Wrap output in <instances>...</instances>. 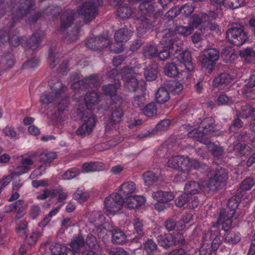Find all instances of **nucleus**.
<instances>
[{
	"instance_id": "nucleus-58",
	"label": "nucleus",
	"mask_w": 255,
	"mask_h": 255,
	"mask_svg": "<svg viewBox=\"0 0 255 255\" xmlns=\"http://www.w3.org/2000/svg\"><path fill=\"white\" fill-rule=\"evenodd\" d=\"M80 173V169L77 167H72L65 171L62 174L61 177L63 180H69L77 177Z\"/></svg>"
},
{
	"instance_id": "nucleus-40",
	"label": "nucleus",
	"mask_w": 255,
	"mask_h": 255,
	"mask_svg": "<svg viewBox=\"0 0 255 255\" xmlns=\"http://www.w3.org/2000/svg\"><path fill=\"white\" fill-rule=\"evenodd\" d=\"M85 245L84 238L81 235H78L73 238L71 241L70 246L71 248V252L74 255L75 254H80L82 252V250Z\"/></svg>"
},
{
	"instance_id": "nucleus-51",
	"label": "nucleus",
	"mask_w": 255,
	"mask_h": 255,
	"mask_svg": "<svg viewBox=\"0 0 255 255\" xmlns=\"http://www.w3.org/2000/svg\"><path fill=\"white\" fill-rule=\"evenodd\" d=\"M16 214L15 218L20 219L22 218L26 213L28 208V205L24 200L19 199L16 201Z\"/></svg>"
},
{
	"instance_id": "nucleus-60",
	"label": "nucleus",
	"mask_w": 255,
	"mask_h": 255,
	"mask_svg": "<svg viewBox=\"0 0 255 255\" xmlns=\"http://www.w3.org/2000/svg\"><path fill=\"white\" fill-rule=\"evenodd\" d=\"M215 102L219 106H230L232 104V100L231 97L224 93H222L217 95Z\"/></svg>"
},
{
	"instance_id": "nucleus-11",
	"label": "nucleus",
	"mask_w": 255,
	"mask_h": 255,
	"mask_svg": "<svg viewBox=\"0 0 255 255\" xmlns=\"http://www.w3.org/2000/svg\"><path fill=\"white\" fill-rule=\"evenodd\" d=\"M233 76L227 72L218 73L212 81V86L213 89L229 91L233 85Z\"/></svg>"
},
{
	"instance_id": "nucleus-26",
	"label": "nucleus",
	"mask_w": 255,
	"mask_h": 255,
	"mask_svg": "<svg viewBox=\"0 0 255 255\" xmlns=\"http://www.w3.org/2000/svg\"><path fill=\"white\" fill-rule=\"evenodd\" d=\"M140 19V23L137 27L138 34L142 35L146 32L153 30L154 27L153 18L141 15Z\"/></svg>"
},
{
	"instance_id": "nucleus-19",
	"label": "nucleus",
	"mask_w": 255,
	"mask_h": 255,
	"mask_svg": "<svg viewBox=\"0 0 255 255\" xmlns=\"http://www.w3.org/2000/svg\"><path fill=\"white\" fill-rule=\"evenodd\" d=\"M170 99L168 91L163 86L159 87L156 91L155 95V99L156 103L160 105H163L164 108L168 109L171 107L168 102Z\"/></svg>"
},
{
	"instance_id": "nucleus-38",
	"label": "nucleus",
	"mask_w": 255,
	"mask_h": 255,
	"mask_svg": "<svg viewBox=\"0 0 255 255\" xmlns=\"http://www.w3.org/2000/svg\"><path fill=\"white\" fill-rule=\"evenodd\" d=\"M135 184L133 181H128L123 183L120 187L118 193L124 198L131 196L135 190Z\"/></svg>"
},
{
	"instance_id": "nucleus-61",
	"label": "nucleus",
	"mask_w": 255,
	"mask_h": 255,
	"mask_svg": "<svg viewBox=\"0 0 255 255\" xmlns=\"http://www.w3.org/2000/svg\"><path fill=\"white\" fill-rule=\"evenodd\" d=\"M14 34L10 32L9 38L7 42L10 45L13 47H17L21 44L23 46V42L25 40V37H19L17 35L18 32L16 30L13 31Z\"/></svg>"
},
{
	"instance_id": "nucleus-35",
	"label": "nucleus",
	"mask_w": 255,
	"mask_h": 255,
	"mask_svg": "<svg viewBox=\"0 0 255 255\" xmlns=\"http://www.w3.org/2000/svg\"><path fill=\"white\" fill-rule=\"evenodd\" d=\"M107 40L104 37H91L87 40L86 45L87 47L94 51L100 50L107 47L106 43H103V42H105Z\"/></svg>"
},
{
	"instance_id": "nucleus-62",
	"label": "nucleus",
	"mask_w": 255,
	"mask_h": 255,
	"mask_svg": "<svg viewBox=\"0 0 255 255\" xmlns=\"http://www.w3.org/2000/svg\"><path fill=\"white\" fill-rule=\"evenodd\" d=\"M131 224L133 228V232L146 233L145 227L143 220L135 217L132 219Z\"/></svg>"
},
{
	"instance_id": "nucleus-17",
	"label": "nucleus",
	"mask_w": 255,
	"mask_h": 255,
	"mask_svg": "<svg viewBox=\"0 0 255 255\" xmlns=\"http://www.w3.org/2000/svg\"><path fill=\"white\" fill-rule=\"evenodd\" d=\"M122 104L123 103H110L111 111L110 122L111 125H117L122 121L124 115Z\"/></svg>"
},
{
	"instance_id": "nucleus-48",
	"label": "nucleus",
	"mask_w": 255,
	"mask_h": 255,
	"mask_svg": "<svg viewBox=\"0 0 255 255\" xmlns=\"http://www.w3.org/2000/svg\"><path fill=\"white\" fill-rule=\"evenodd\" d=\"M98 76L96 74H92L79 81L78 83L86 88H93L96 86L98 82Z\"/></svg>"
},
{
	"instance_id": "nucleus-18",
	"label": "nucleus",
	"mask_w": 255,
	"mask_h": 255,
	"mask_svg": "<svg viewBox=\"0 0 255 255\" xmlns=\"http://www.w3.org/2000/svg\"><path fill=\"white\" fill-rule=\"evenodd\" d=\"M195 9V7L191 3H186L178 7H176L170 8L167 12L169 16L175 17L179 13L181 14L185 18L190 17Z\"/></svg>"
},
{
	"instance_id": "nucleus-53",
	"label": "nucleus",
	"mask_w": 255,
	"mask_h": 255,
	"mask_svg": "<svg viewBox=\"0 0 255 255\" xmlns=\"http://www.w3.org/2000/svg\"><path fill=\"white\" fill-rule=\"evenodd\" d=\"M24 233L25 234L24 242L29 246H35L38 239L42 236V234L37 229L32 231L30 234H26L25 232Z\"/></svg>"
},
{
	"instance_id": "nucleus-23",
	"label": "nucleus",
	"mask_w": 255,
	"mask_h": 255,
	"mask_svg": "<svg viewBox=\"0 0 255 255\" xmlns=\"http://www.w3.org/2000/svg\"><path fill=\"white\" fill-rule=\"evenodd\" d=\"M233 150L235 155L240 158L246 157L252 152V148L246 143L234 142Z\"/></svg>"
},
{
	"instance_id": "nucleus-24",
	"label": "nucleus",
	"mask_w": 255,
	"mask_h": 255,
	"mask_svg": "<svg viewBox=\"0 0 255 255\" xmlns=\"http://www.w3.org/2000/svg\"><path fill=\"white\" fill-rule=\"evenodd\" d=\"M198 60L202 69L209 74H211L213 72L216 65L215 62L201 52L198 56Z\"/></svg>"
},
{
	"instance_id": "nucleus-10",
	"label": "nucleus",
	"mask_w": 255,
	"mask_h": 255,
	"mask_svg": "<svg viewBox=\"0 0 255 255\" xmlns=\"http://www.w3.org/2000/svg\"><path fill=\"white\" fill-rule=\"evenodd\" d=\"M83 124L76 130V134L81 136L90 135L95 126L97 117L91 113L83 114L81 117Z\"/></svg>"
},
{
	"instance_id": "nucleus-39",
	"label": "nucleus",
	"mask_w": 255,
	"mask_h": 255,
	"mask_svg": "<svg viewBox=\"0 0 255 255\" xmlns=\"http://www.w3.org/2000/svg\"><path fill=\"white\" fill-rule=\"evenodd\" d=\"M24 39L25 40L23 42H25V43L23 46L27 49L35 50L39 46L41 41V37L39 33L35 32L32 34L28 39H26L25 37Z\"/></svg>"
},
{
	"instance_id": "nucleus-59",
	"label": "nucleus",
	"mask_w": 255,
	"mask_h": 255,
	"mask_svg": "<svg viewBox=\"0 0 255 255\" xmlns=\"http://www.w3.org/2000/svg\"><path fill=\"white\" fill-rule=\"evenodd\" d=\"M201 52L207 56V57L211 59L216 63H217L219 59L220 53L219 50L216 48H207L201 51Z\"/></svg>"
},
{
	"instance_id": "nucleus-5",
	"label": "nucleus",
	"mask_w": 255,
	"mask_h": 255,
	"mask_svg": "<svg viewBox=\"0 0 255 255\" xmlns=\"http://www.w3.org/2000/svg\"><path fill=\"white\" fill-rule=\"evenodd\" d=\"M208 179V186L216 188L224 185L228 179V172L226 169L218 166L215 168L208 167L206 171Z\"/></svg>"
},
{
	"instance_id": "nucleus-28",
	"label": "nucleus",
	"mask_w": 255,
	"mask_h": 255,
	"mask_svg": "<svg viewBox=\"0 0 255 255\" xmlns=\"http://www.w3.org/2000/svg\"><path fill=\"white\" fill-rule=\"evenodd\" d=\"M145 199L142 196H130L124 198V203H126L127 207L130 209H134L142 205Z\"/></svg>"
},
{
	"instance_id": "nucleus-2",
	"label": "nucleus",
	"mask_w": 255,
	"mask_h": 255,
	"mask_svg": "<svg viewBox=\"0 0 255 255\" xmlns=\"http://www.w3.org/2000/svg\"><path fill=\"white\" fill-rule=\"evenodd\" d=\"M156 239L158 245L166 250L176 246L182 247L186 244L185 236L180 232L160 234Z\"/></svg>"
},
{
	"instance_id": "nucleus-43",
	"label": "nucleus",
	"mask_w": 255,
	"mask_h": 255,
	"mask_svg": "<svg viewBox=\"0 0 255 255\" xmlns=\"http://www.w3.org/2000/svg\"><path fill=\"white\" fill-rule=\"evenodd\" d=\"M158 48L155 44H147L142 49V53L145 59H152L157 57Z\"/></svg>"
},
{
	"instance_id": "nucleus-50",
	"label": "nucleus",
	"mask_w": 255,
	"mask_h": 255,
	"mask_svg": "<svg viewBox=\"0 0 255 255\" xmlns=\"http://www.w3.org/2000/svg\"><path fill=\"white\" fill-rule=\"evenodd\" d=\"M141 111L148 118L156 117L157 114V108L156 103L151 102L146 104Z\"/></svg>"
},
{
	"instance_id": "nucleus-37",
	"label": "nucleus",
	"mask_w": 255,
	"mask_h": 255,
	"mask_svg": "<svg viewBox=\"0 0 255 255\" xmlns=\"http://www.w3.org/2000/svg\"><path fill=\"white\" fill-rule=\"evenodd\" d=\"M164 86L168 91L169 93L178 95L183 89V85L179 81L167 80L164 83Z\"/></svg>"
},
{
	"instance_id": "nucleus-57",
	"label": "nucleus",
	"mask_w": 255,
	"mask_h": 255,
	"mask_svg": "<svg viewBox=\"0 0 255 255\" xmlns=\"http://www.w3.org/2000/svg\"><path fill=\"white\" fill-rule=\"evenodd\" d=\"M143 177L145 184L149 186L156 183L158 181V176L152 171L144 172Z\"/></svg>"
},
{
	"instance_id": "nucleus-63",
	"label": "nucleus",
	"mask_w": 255,
	"mask_h": 255,
	"mask_svg": "<svg viewBox=\"0 0 255 255\" xmlns=\"http://www.w3.org/2000/svg\"><path fill=\"white\" fill-rule=\"evenodd\" d=\"M132 12V8L128 5L121 6L117 9V15L122 18H129Z\"/></svg>"
},
{
	"instance_id": "nucleus-12",
	"label": "nucleus",
	"mask_w": 255,
	"mask_h": 255,
	"mask_svg": "<svg viewBox=\"0 0 255 255\" xmlns=\"http://www.w3.org/2000/svg\"><path fill=\"white\" fill-rule=\"evenodd\" d=\"M35 5L34 0H14V10L16 14L13 16V20L19 19L29 13Z\"/></svg>"
},
{
	"instance_id": "nucleus-7",
	"label": "nucleus",
	"mask_w": 255,
	"mask_h": 255,
	"mask_svg": "<svg viewBox=\"0 0 255 255\" xmlns=\"http://www.w3.org/2000/svg\"><path fill=\"white\" fill-rule=\"evenodd\" d=\"M151 197L156 201L154 204V209L158 212L164 211L167 208L170 202L175 199L173 192L170 190H158L153 191Z\"/></svg>"
},
{
	"instance_id": "nucleus-4",
	"label": "nucleus",
	"mask_w": 255,
	"mask_h": 255,
	"mask_svg": "<svg viewBox=\"0 0 255 255\" xmlns=\"http://www.w3.org/2000/svg\"><path fill=\"white\" fill-rule=\"evenodd\" d=\"M243 197L235 192V194L228 200L226 208L221 209L217 221H226V226L228 225V223L233 222V218L236 215Z\"/></svg>"
},
{
	"instance_id": "nucleus-13",
	"label": "nucleus",
	"mask_w": 255,
	"mask_h": 255,
	"mask_svg": "<svg viewBox=\"0 0 255 255\" xmlns=\"http://www.w3.org/2000/svg\"><path fill=\"white\" fill-rule=\"evenodd\" d=\"M232 222H231L226 226V221H217L219 225H222V229L225 231L224 235V242L229 245H235L241 240V236L239 232H235L231 229Z\"/></svg>"
},
{
	"instance_id": "nucleus-46",
	"label": "nucleus",
	"mask_w": 255,
	"mask_h": 255,
	"mask_svg": "<svg viewBox=\"0 0 255 255\" xmlns=\"http://www.w3.org/2000/svg\"><path fill=\"white\" fill-rule=\"evenodd\" d=\"M239 55L247 63H251L255 60V51L252 47H247L240 50Z\"/></svg>"
},
{
	"instance_id": "nucleus-47",
	"label": "nucleus",
	"mask_w": 255,
	"mask_h": 255,
	"mask_svg": "<svg viewBox=\"0 0 255 255\" xmlns=\"http://www.w3.org/2000/svg\"><path fill=\"white\" fill-rule=\"evenodd\" d=\"M253 107L249 103H246L241 107L240 110H236L235 114L243 119H247L252 117Z\"/></svg>"
},
{
	"instance_id": "nucleus-3",
	"label": "nucleus",
	"mask_w": 255,
	"mask_h": 255,
	"mask_svg": "<svg viewBox=\"0 0 255 255\" xmlns=\"http://www.w3.org/2000/svg\"><path fill=\"white\" fill-rule=\"evenodd\" d=\"M243 197L235 192V194L228 200L226 208L221 209L217 221H226V226L228 225V223L233 222V218L236 215Z\"/></svg>"
},
{
	"instance_id": "nucleus-25",
	"label": "nucleus",
	"mask_w": 255,
	"mask_h": 255,
	"mask_svg": "<svg viewBox=\"0 0 255 255\" xmlns=\"http://www.w3.org/2000/svg\"><path fill=\"white\" fill-rule=\"evenodd\" d=\"M105 220L106 217L101 211H94L92 212L88 218L89 223L94 225L97 231L102 230Z\"/></svg>"
},
{
	"instance_id": "nucleus-20",
	"label": "nucleus",
	"mask_w": 255,
	"mask_h": 255,
	"mask_svg": "<svg viewBox=\"0 0 255 255\" xmlns=\"http://www.w3.org/2000/svg\"><path fill=\"white\" fill-rule=\"evenodd\" d=\"M176 58L181 63L184 64L186 69L191 72L194 71V66L192 61V55L189 50L179 51Z\"/></svg>"
},
{
	"instance_id": "nucleus-64",
	"label": "nucleus",
	"mask_w": 255,
	"mask_h": 255,
	"mask_svg": "<svg viewBox=\"0 0 255 255\" xmlns=\"http://www.w3.org/2000/svg\"><path fill=\"white\" fill-rule=\"evenodd\" d=\"M225 7L233 9L244 6L245 0H225Z\"/></svg>"
},
{
	"instance_id": "nucleus-1",
	"label": "nucleus",
	"mask_w": 255,
	"mask_h": 255,
	"mask_svg": "<svg viewBox=\"0 0 255 255\" xmlns=\"http://www.w3.org/2000/svg\"><path fill=\"white\" fill-rule=\"evenodd\" d=\"M248 34L244 25L238 22H233L226 31V38L230 44L240 46L247 40Z\"/></svg>"
},
{
	"instance_id": "nucleus-34",
	"label": "nucleus",
	"mask_w": 255,
	"mask_h": 255,
	"mask_svg": "<svg viewBox=\"0 0 255 255\" xmlns=\"http://www.w3.org/2000/svg\"><path fill=\"white\" fill-rule=\"evenodd\" d=\"M139 8L141 12V15L154 18V7L152 0H141Z\"/></svg>"
},
{
	"instance_id": "nucleus-55",
	"label": "nucleus",
	"mask_w": 255,
	"mask_h": 255,
	"mask_svg": "<svg viewBox=\"0 0 255 255\" xmlns=\"http://www.w3.org/2000/svg\"><path fill=\"white\" fill-rule=\"evenodd\" d=\"M14 10V1L12 0H0V15H3L6 12Z\"/></svg>"
},
{
	"instance_id": "nucleus-41",
	"label": "nucleus",
	"mask_w": 255,
	"mask_h": 255,
	"mask_svg": "<svg viewBox=\"0 0 255 255\" xmlns=\"http://www.w3.org/2000/svg\"><path fill=\"white\" fill-rule=\"evenodd\" d=\"M255 185V180L253 178L247 177L241 182L239 187L236 192L243 197L246 194L247 191L250 190Z\"/></svg>"
},
{
	"instance_id": "nucleus-30",
	"label": "nucleus",
	"mask_w": 255,
	"mask_h": 255,
	"mask_svg": "<svg viewBox=\"0 0 255 255\" xmlns=\"http://www.w3.org/2000/svg\"><path fill=\"white\" fill-rule=\"evenodd\" d=\"M220 55L223 61L226 63H233L238 58V55L236 53L235 49L231 46L224 47Z\"/></svg>"
},
{
	"instance_id": "nucleus-42",
	"label": "nucleus",
	"mask_w": 255,
	"mask_h": 255,
	"mask_svg": "<svg viewBox=\"0 0 255 255\" xmlns=\"http://www.w3.org/2000/svg\"><path fill=\"white\" fill-rule=\"evenodd\" d=\"M132 35V31L127 26L118 29L115 33L114 38L116 41L123 43L127 42Z\"/></svg>"
},
{
	"instance_id": "nucleus-31",
	"label": "nucleus",
	"mask_w": 255,
	"mask_h": 255,
	"mask_svg": "<svg viewBox=\"0 0 255 255\" xmlns=\"http://www.w3.org/2000/svg\"><path fill=\"white\" fill-rule=\"evenodd\" d=\"M182 127L188 130L187 136L189 138H192L195 140L203 142L204 139V135L206 134L204 131L199 128H194L192 129V127L189 124L182 125Z\"/></svg>"
},
{
	"instance_id": "nucleus-21",
	"label": "nucleus",
	"mask_w": 255,
	"mask_h": 255,
	"mask_svg": "<svg viewBox=\"0 0 255 255\" xmlns=\"http://www.w3.org/2000/svg\"><path fill=\"white\" fill-rule=\"evenodd\" d=\"M138 249H142L146 255H155L160 252L157 244L152 239L147 238Z\"/></svg>"
},
{
	"instance_id": "nucleus-56",
	"label": "nucleus",
	"mask_w": 255,
	"mask_h": 255,
	"mask_svg": "<svg viewBox=\"0 0 255 255\" xmlns=\"http://www.w3.org/2000/svg\"><path fill=\"white\" fill-rule=\"evenodd\" d=\"M165 75L170 77H175L179 74L176 64L173 62H167L164 67Z\"/></svg>"
},
{
	"instance_id": "nucleus-9",
	"label": "nucleus",
	"mask_w": 255,
	"mask_h": 255,
	"mask_svg": "<svg viewBox=\"0 0 255 255\" xmlns=\"http://www.w3.org/2000/svg\"><path fill=\"white\" fill-rule=\"evenodd\" d=\"M124 199L118 192L111 194L104 200L107 215H115L122 209Z\"/></svg>"
},
{
	"instance_id": "nucleus-16",
	"label": "nucleus",
	"mask_w": 255,
	"mask_h": 255,
	"mask_svg": "<svg viewBox=\"0 0 255 255\" xmlns=\"http://www.w3.org/2000/svg\"><path fill=\"white\" fill-rule=\"evenodd\" d=\"M174 203L178 208H181L186 204L187 207L193 209L197 207L199 200L197 197H191L184 192L175 199Z\"/></svg>"
},
{
	"instance_id": "nucleus-27",
	"label": "nucleus",
	"mask_w": 255,
	"mask_h": 255,
	"mask_svg": "<svg viewBox=\"0 0 255 255\" xmlns=\"http://www.w3.org/2000/svg\"><path fill=\"white\" fill-rule=\"evenodd\" d=\"M84 100L87 109L92 110L94 109V106L99 104L100 96L95 91H89L85 94Z\"/></svg>"
},
{
	"instance_id": "nucleus-36",
	"label": "nucleus",
	"mask_w": 255,
	"mask_h": 255,
	"mask_svg": "<svg viewBox=\"0 0 255 255\" xmlns=\"http://www.w3.org/2000/svg\"><path fill=\"white\" fill-rule=\"evenodd\" d=\"M75 12L72 11L64 12L60 17V29L64 31L72 25L75 20Z\"/></svg>"
},
{
	"instance_id": "nucleus-44",
	"label": "nucleus",
	"mask_w": 255,
	"mask_h": 255,
	"mask_svg": "<svg viewBox=\"0 0 255 255\" xmlns=\"http://www.w3.org/2000/svg\"><path fill=\"white\" fill-rule=\"evenodd\" d=\"M200 185L198 182L190 181L185 184L184 192L191 197H197L195 195L200 192Z\"/></svg>"
},
{
	"instance_id": "nucleus-6",
	"label": "nucleus",
	"mask_w": 255,
	"mask_h": 255,
	"mask_svg": "<svg viewBox=\"0 0 255 255\" xmlns=\"http://www.w3.org/2000/svg\"><path fill=\"white\" fill-rule=\"evenodd\" d=\"M103 4V0H90L83 2L79 12L83 16L85 23H89L96 17L99 12V7Z\"/></svg>"
},
{
	"instance_id": "nucleus-52",
	"label": "nucleus",
	"mask_w": 255,
	"mask_h": 255,
	"mask_svg": "<svg viewBox=\"0 0 255 255\" xmlns=\"http://www.w3.org/2000/svg\"><path fill=\"white\" fill-rule=\"evenodd\" d=\"M209 151L214 157L213 162L218 164L219 163L216 160L220 159L222 157L224 153L223 148L220 145L213 143L209 147Z\"/></svg>"
},
{
	"instance_id": "nucleus-22",
	"label": "nucleus",
	"mask_w": 255,
	"mask_h": 255,
	"mask_svg": "<svg viewBox=\"0 0 255 255\" xmlns=\"http://www.w3.org/2000/svg\"><path fill=\"white\" fill-rule=\"evenodd\" d=\"M159 65L155 61H151L144 69L143 75L147 81L155 80L158 73Z\"/></svg>"
},
{
	"instance_id": "nucleus-15",
	"label": "nucleus",
	"mask_w": 255,
	"mask_h": 255,
	"mask_svg": "<svg viewBox=\"0 0 255 255\" xmlns=\"http://www.w3.org/2000/svg\"><path fill=\"white\" fill-rule=\"evenodd\" d=\"M121 86L120 81L117 80L116 83H109L102 87L104 94L110 97V102L113 103H123L122 97L117 94L118 89Z\"/></svg>"
},
{
	"instance_id": "nucleus-8",
	"label": "nucleus",
	"mask_w": 255,
	"mask_h": 255,
	"mask_svg": "<svg viewBox=\"0 0 255 255\" xmlns=\"http://www.w3.org/2000/svg\"><path fill=\"white\" fill-rule=\"evenodd\" d=\"M175 37L174 34L168 33L166 34L165 37L162 40L164 46L162 49L158 51L157 53V57L159 60L164 61L170 57L171 54L177 53L178 48L175 47V46H177L175 44Z\"/></svg>"
},
{
	"instance_id": "nucleus-32",
	"label": "nucleus",
	"mask_w": 255,
	"mask_h": 255,
	"mask_svg": "<svg viewBox=\"0 0 255 255\" xmlns=\"http://www.w3.org/2000/svg\"><path fill=\"white\" fill-rule=\"evenodd\" d=\"M112 235V242L114 244L124 245L127 243V236L121 229L115 228L109 231Z\"/></svg>"
},
{
	"instance_id": "nucleus-14",
	"label": "nucleus",
	"mask_w": 255,
	"mask_h": 255,
	"mask_svg": "<svg viewBox=\"0 0 255 255\" xmlns=\"http://www.w3.org/2000/svg\"><path fill=\"white\" fill-rule=\"evenodd\" d=\"M203 242L216 251L222 243L220 230L215 227L211 228L205 234Z\"/></svg>"
},
{
	"instance_id": "nucleus-45",
	"label": "nucleus",
	"mask_w": 255,
	"mask_h": 255,
	"mask_svg": "<svg viewBox=\"0 0 255 255\" xmlns=\"http://www.w3.org/2000/svg\"><path fill=\"white\" fill-rule=\"evenodd\" d=\"M125 87L129 92H135L140 90L139 82L135 76H129L125 79Z\"/></svg>"
},
{
	"instance_id": "nucleus-29",
	"label": "nucleus",
	"mask_w": 255,
	"mask_h": 255,
	"mask_svg": "<svg viewBox=\"0 0 255 255\" xmlns=\"http://www.w3.org/2000/svg\"><path fill=\"white\" fill-rule=\"evenodd\" d=\"M245 124L241 118L235 114L233 119L228 124V132L231 134H237L242 130Z\"/></svg>"
},
{
	"instance_id": "nucleus-54",
	"label": "nucleus",
	"mask_w": 255,
	"mask_h": 255,
	"mask_svg": "<svg viewBox=\"0 0 255 255\" xmlns=\"http://www.w3.org/2000/svg\"><path fill=\"white\" fill-rule=\"evenodd\" d=\"M57 157L56 152H48L41 153L39 155V161L43 163L46 166H50V163Z\"/></svg>"
},
{
	"instance_id": "nucleus-49",
	"label": "nucleus",
	"mask_w": 255,
	"mask_h": 255,
	"mask_svg": "<svg viewBox=\"0 0 255 255\" xmlns=\"http://www.w3.org/2000/svg\"><path fill=\"white\" fill-rule=\"evenodd\" d=\"M145 88L141 86V89H140V92L139 94L135 95L134 99L132 102L133 106L135 108H139L140 110L144 106L145 104L146 98L145 97V93L143 89Z\"/></svg>"
},
{
	"instance_id": "nucleus-33",
	"label": "nucleus",
	"mask_w": 255,
	"mask_h": 255,
	"mask_svg": "<svg viewBox=\"0 0 255 255\" xmlns=\"http://www.w3.org/2000/svg\"><path fill=\"white\" fill-rule=\"evenodd\" d=\"M215 121L211 117L205 118L200 123L199 128L202 129L206 134H212L216 131Z\"/></svg>"
}]
</instances>
